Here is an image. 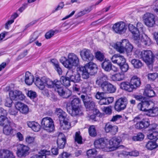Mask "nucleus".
I'll return each mask as SVG.
<instances>
[{"label": "nucleus", "instance_id": "61", "mask_svg": "<svg viewBox=\"0 0 158 158\" xmlns=\"http://www.w3.org/2000/svg\"><path fill=\"white\" fill-rule=\"evenodd\" d=\"M27 94V96L31 98H34L36 97V92L32 90L28 91Z\"/></svg>", "mask_w": 158, "mask_h": 158}, {"label": "nucleus", "instance_id": "41", "mask_svg": "<svg viewBox=\"0 0 158 158\" xmlns=\"http://www.w3.org/2000/svg\"><path fill=\"white\" fill-rule=\"evenodd\" d=\"M131 63L134 67L136 69L140 68L143 65L142 62L140 60L135 59H132Z\"/></svg>", "mask_w": 158, "mask_h": 158}, {"label": "nucleus", "instance_id": "4", "mask_svg": "<svg viewBox=\"0 0 158 158\" xmlns=\"http://www.w3.org/2000/svg\"><path fill=\"white\" fill-rule=\"evenodd\" d=\"M53 81L49 78L44 77L41 78L36 77L34 83L40 89L43 90L44 89L45 86L48 88H52L53 85Z\"/></svg>", "mask_w": 158, "mask_h": 158}, {"label": "nucleus", "instance_id": "57", "mask_svg": "<svg viewBox=\"0 0 158 158\" xmlns=\"http://www.w3.org/2000/svg\"><path fill=\"white\" fill-rule=\"evenodd\" d=\"M104 100H105V102L103 103L100 102V103L101 104L103 103V104H105V105H108L113 102L114 98L112 97H105Z\"/></svg>", "mask_w": 158, "mask_h": 158}, {"label": "nucleus", "instance_id": "11", "mask_svg": "<svg viewBox=\"0 0 158 158\" xmlns=\"http://www.w3.org/2000/svg\"><path fill=\"white\" fill-rule=\"evenodd\" d=\"M108 143L109 141L107 139L101 138L96 140L94 142V145L96 148L104 149V151L108 152L106 149L108 147Z\"/></svg>", "mask_w": 158, "mask_h": 158}, {"label": "nucleus", "instance_id": "18", "mask_svg": "<svg viewBox=\"0 0 158 158\" xmlns=\"http://www.w3.org/2000/svg\"><path fill=\"white\" fill-rule=\"evenodd\" d=\"M16 108L23 114H27L29 111L27 106L20 102H17L15 105Z\"/></svg>", "mask_w": 158, "mask_h": 158}, {"label": "nucleus", "instance_id": "35", "mask_svg": "<svg viewBox=\"0 0 158 158\" xmlns=\"http://www.w3.org/2000/svg\"><path fill=\"white\" fill-rule=\"evenodd\" d=\"M33 76L29 72H27L25 73V81L26 84L28 85L32 84L34 81Z\"/></svg>", "mask_w": 158, "mask_h": 158}, {"label": "nucleus", "instance_id": "39", "mask_svg": "<svg viewBox=\"0 0 158 158\" xmlns=\"http://www.w3.org/2000/svg\"><path fill=\"white\" fill-rule=\"evenodd\" d=\"M71 99H72L71 103V106H79V105L81 101L79 98L75 96H72L71 97Z\"/></svg>", "mask_w": 158, "mask_h": 158}, {"label": "nucleus", "instance_id": "49", "mask_svg": "<svg viewBox=\"0 0 158 158\" xmlns=\"http://www.w3.org/2000/svg\"><path fill=\"white\" fill-rule=\"evenodd\" d=\"M144 135L141 133H138L136 136H134L132 139L134 141H141L144 138Z\"/></svg>", "mask_w": 158, "mask_h": 158}, {"label": "nucleus", "instance_id": "22", "mask_svg": "<svg viewBox=\"0 0 158 158\" xmlns=\"http://www.w3.org/2000/svg\"><path fill=\"white\" fill-rule=\"evenodd\" d=\"M150 121L148 118L143 119L139 122L137 123L135 125V127L137 129H141L148 127L150 125Z\"/></svg>", "mask_w": 158, "mask_h": 158}, {"label": "nucleus", "instance_id": "55", "mask_svg": "<svg viewBox=\"0 0 158 158\" xmlns=\"http://www.w3.org/2000/svg\"><path fill=\"white\" fill-rule=\"evenodd\" d=\"M121 71L123 72H126L128 69L129 66L127 63H125L119 65Z\"/></svg>", "mask_w": 158, "mask_h": 158}, {"label": "nucleus", "instance_id": "33", "mask_svg": "<svg viewBox=\"0 0 158 158\" xmlns=\"http://www.w3.org/2000/svg\"><path fill=\"white\" fill-rule=\"evenodd\" d=\"M83 67L89 71L91 74L95 73L97 70L96 65L92 62H89Z\"/></svg>", "mask_w": 158, "mask_h": 158}, {"label": "nucleus", "instance_id": "36", "mask_svg": "<svg viewBox=\"0 0 158 158\" xmlns=\"http://www.w3.org/2000/svg\"><path fill=\"white\" fill-rule=\"evenodd\" d=\"M112 64L109 60H105L102 63V67L105 71L109 72L111 70Z\"/></svg>", "mask_w": 158, "mask_h": 158}, {"label": "nucleus", "instance_id": "24", "mask_svg": "<svg viewBox=\"0 0 158 158\" xmlns=\"http://www.w3.org/2000/svg\"><path fill=\"white\" fill-rule=\"evenodd\" d=\"M3 133L7 135L14 136L16 133V130L12 128L10 126V123L4 126L3 128Z\"/></svg>", "mask_w": 158, "mask_h": 158}, {"label": "nucleus", "instance_id": "29", "mask_svg": "<svg viewBox=\"0 0 158 158\" xmlns=\"http://www.w3.org/2000/svg\"><path fill=\"white\" fill-rule=\"evenodd\" d=\"M77 72L82 73V77L85 79H88L89 77V74L91 73L85 67L82 66H79L77 68Z\"/></svg>", "mask_w": 158, "mask_h": 158}, {"label": "nucleus", "instance_id": "8", "mask_svg": "<svg viewBox=\"0 0 158 158\" xmlns=\"http://www.w3.org/2000/svg\"><path fill=\"white\" fill-rule=\"evenodd\" d=\"M127 25L123 21H120L114 24L112 27L113 31L115 33L122 34L125 32Z\"/></svg>", "mask_w": 158, "mask_h": 158}, {"label": "nucleus", "instance_id": "34", "mask_svg": "<svg viewBox=\"0 0 158 158\" xmlns=\"http://www.w3.org/2000/svg\"><path fill=\"white\" fill-rule=\"evenodd\" d=\"M130 82L135 89L138 87L141 84L140 78L136 76H133L131 79Z\"/></svg>", "mask_w": 158, "mask_h": 158}, {"label": "nucleus", "instance_id": "46", "mask_svg": "<svg viewBox=\"0 0 158 158\" xmlns=\"http://www.w3.org/2000/svg\"><path fill=\"white\" fill-rule=\"evenodd\" d=\"M58 32V30H50L45 35V37L47 39H50L53 35H54L55 34L57 33Z\"/></svg>", "mask_w": 158, "mask_h": 158}, {"label": "nucleus", "instance_id": "64", "mask_svg": "<svg viewBox=\"0 0 158 158\" xmlns=\"http://www.w3.org/2000/svg\"><path fill=\"white\" fill-rule=\"evenodd\" d=\"M55 69L57 71L59 75H62V69L60 66L59 64L54 66Z\"/></svg>", "mask_w": 158, "mask_h": 158}, {"label": "nucleus", "instance_id": "63", "mask_svg": "<svg viewBox=\"0 0 158 158\" xmlns=\"http://www.w3.org/2000/svg\"><path fill=\"white\" fill-rule=\"evenodd\" d=\"M71 156V154L64 152L60 155L58 158H68Z\"/></svg>", "mask_w": 158, "mask_h": 158}, {"label": "nucleus", "instance_id": "15", "mask_svg": "<svg viewBox=\"0 0 158 158\" xmlns=\"http://www.w3.org/2000/svg\"><path fill=\"white\" fill-rule=\"evenodd\" d=\"M66 107L67 112L72 116H76L81 113L79 106H71L68 103Z\"/></svg>", "mask_w": 158, "mask_h": 158}, {"label": "nucleus", "instance_id": "20", "mask_svg": "<svg viewBox=\"0 0 158 158\" xmlns=\"http://www.w3.org/2000/svg\"><path fill=\"white\" fill-rule=\"evenodd\" d=\"M152 104V102L148 101L146 98L143 101L138 104L137 106L138 109L142 111L147 112L149 106Z\"/></svg>", "mask_w": 158, "mask_h": 158}, {"label": "nucleus", "instance_id": "28", "mask_svg": "<svg viewBox=\"0 0 158 158\" xmlns=\"http://www.w3.org/2000/svg\"><path fill=\"white\" fill-rule=\"evenodd\" d=\"M143 94L144 95L149 97H152L155 95V92L149 84H147L146 85Z\"/></svg>", "mask_w": 158, "mask_h": 158}, {"label": "nucleus", "instance_id": "7", "mask_svg": "<svg viewBox=\"0 0 158 158\" xmlns=\"http://www.w3.org/2000/svg\"><path fill=\"white\" fill-rule=\"evenodd\" d=\"M142 18L145 24L148 27H152L155 24V16L151 13H145L143 15Z\"/></svg>", "mask_w": 158, "mask_h": 158}, {"label": "nucleus", "instance_id": "12", "mask_svg": "<svg viewBox=\"0 0 158 158\" xmlns=\"http://www.w3.org/2000/svg\"><path fill=\"white\" fill-rule=\"evenodd\" d=\"M66 76L70 81L74 82H79L81 80L80 74L78 73L74 72L72 70L68 71Z\"/></svg>", "mask_w": 158, "mask_h": 158}, {"label": "nucleus", "instance_id": "1", "mask_svg": "<svg viewBox=\"0 0 158 158\" xmlns=\"http://www.w3.org/2000/svg\"><path fill=\"white\" fill-rule=\"evenodd\" d=\"M128 28L133 35V37L135 43L147 46H149L151 44L149 38L145 34L141 33L140 35V33L133 25L129 24Z\"/></svg>", "mask_w": 158, "mask_h": 158}, {"label": "nucleus", "instance_id": "2", "mask_svg": "<svg viewBox=\"0 0 158 158\" xmlns=\"http://www.w3.org/2000/svg\"><path fill=\"white\" fill-rule=\"evenodd\" d=\"M60 62L66 68L71 69L73 66H77L79 64V59L77 56L73 53H69L66 58L62 57L60 59Z\"/></svg>", "mask_w": 158, "mask_h": 158}, {"label": "nucleus", "instance_id": "44", "mask_svg": "<svg viewBox=\"0 0 158 158\" xmlns=\"http://www.w3.org/2000/svg\"><path fill=\"white\" fill-rule=\"evenodd\" d=\"M7 118L4 116L1 115L0 116V125L1 126H4L7 125L10 123Z\"/></svg>", "mask_w": 158, "mask_h": 158}, {"label": "nucleus", "instance_id": "47", "mask_svg": "<svg viewBox=\"0 0 158 158\" xmlns=\"http://www.w3.org/2000/svg\"><path fill=\"white\" fill-rule=\"evenodd\" d=\"M89 134L91 136L94 137L97 135V132L94 126L92 125L89 129Z\"/></svg>", "mask_w": 158, "mask_h": 158}, {"label": "nucleus", "instance_id": "58", "mask_svg": "<svg viewBox=\"0 0 158 158\" xmlns=\"http://www.w3.org/2000/svg\"><path fill=\"white\" fill-rule=\"evenodd\" d=\"M103 110L106 114L110 115L112 112L111 106L105 107L103 108Z\"/></svg>", "mask_w": 158, "mask_h": 158}, {"label": "nucleus", "instance_id": "48", "mask_svg": "<svg viewBox=\"0 0 158 158\" xmlns=\"http://www.w3.org/2000/svg\"><path fill=\"white\" fill-rule=\"evenodd\" d=\"M147 77L149 81H153L158 77V74L157 73H149L148 74Z\"/></svg>", "mask_w": 158, "mask_h": 158}, {"label": "nucleus", "instance_id": "30", "mask_svg": "<svg viewBox=\"0 0 158 158\" xmlns=\"http://www.w3.org/2000/svg\"><path fill=\"white\" fill-rule=\"evenodd\" d=\"M66 143V139L64 137L62 133H59L57 139V143L58 147L60 149L63 148Z\"/></svg>", "mask_w": 158, "mask_h": 158}, {"label": "nucleus", "instance_id": "6", "mask_svg": "<svg viewBox=\"0 0 158 158\" xmlns=\"http://www.w3.org/2000/svg\"><path fill=\"white\" fill-rule=\"evenodd\" d=\"M41 124L43 129L48 132H52L54 130L53 121L50 117H46L43 118Z\"/></svg>", "mask_w": 158, "mask_h": 158}, {"label": "nucleus", "instance_id": "17", "mask_svg": "<svg viewBox=\"0 0 158 158\" xmlns=\"http://www.w3.org/2000/svg\"><path fill=\"white\" fill-rule=\"evenodd\" d=\"M108 77L106 75H102L98 77L96 81V84L100 87L102 90L108 82Z\"/></svg>", "mask_w": 158, "mask_h": 158}, {"label": "nucleus", "instance_id": "23", "mask_svg": "<svg viewBox=\"0 0 158 158\" xmlns=\"http://www.w3.org/2000/svg\"><path fill=\"white\" fill-rule=\"evenodd\" d=\"M53 85L52 88H54L55 90L58 92L60 96L62 94L64 90L61 85V82L57 80H55L53 81Z\"/></svg>", "mask_w": 158, "mask_h": 158}, {"label": "nucleus", "instance_id": "3", "mask_svg": "<svg viewBox=\"0 0 158 158\" xmlns=\"http://www.w3.org/2000/svg\"><path fill=\"white\" fill-rule=\"evenodd\" d=\"M116 50L120 53L124 52L125 51L128 56L131 55L133 47L127 39H124L120 42H117L114 45Z\"/></svg>", "mask_w": 158, "mask_h": 158}, {"label": "nucleus", "instance_id": "19", "mask_svg": "<svg viewBox=\"0 0 158 158\" xmlns=\"http://www.w3.org/2000/svg\"><path fill=\"white\" fill-rule=\"evenodd\" d=\"M17 154L19 157L24 156L29 150V148L27 147L22 144H18L17 146Z\"/></svg>", "mask_w": 158, "mask_h": 158}, {"label": "nucleus", "instance_id": "54", "mask_svg": "<svg viewBox=\"0 0 158 158\" xmlns=\"http://www.w3.org/2000/svg\"><path fill=\"white\" fill-rule=\"evenodd\" d=\"M105 93L104 92H98L95 95L96 98L98 99H99L100 100H104L105 98Z\"/></svg>", "mask_w": 158, "mask_h": 158}, {"label": "nucleus", "instance_id": "37", "mask_svg": "<svg viewBox=\"0 0 158 158\" xmlns=\"http://www.w3.org/2000/svg\"><path fill=\"white\" fill-rule=\"evenodd\" d=\"M63 122H60V129L61 130L64 131H67L71 127V125L70 123L66 120L65 119L62 120Z\"/></svg>", "mask_w": 158, "mask_h": 158}, {"label": "nucleus", "instance_id": "43", "mask_svg": "<svg viewBox=\"0 0 158 158\" xmlns=\"http://www.w3.org/2000/svg\"><path fill=\"white\" fill-rule=\"evenodd\" d=\"M70 79L68 78L67 77H64L62 76L61 77L60 81L59 82H61V85H63L65 86H68L70 85Z\"/></svg>", "mask_w": 158, "mask_h": 158}, {"label": "nucleus", "instance_id": "40", "mask_svg": "<svg viewBox=\"0 0 158 158\" xmlns=\"http://www.w3.org/2000/svg\"><path fill=\"white\" fill-rule=\"evenodd\" d=\"M146 114L150 116H156L158 115V107L153 108L148 110Z\"/></svg>", "mask_w": 158, "mask_h": 158}, {"label": "nucleus", "instance_id": "5", "mask_svg": "<svg viewBox=\"0 0 158 158\" xmlns=\"http://www.w3.org/2000/svg\"><path fill=\"white\" fill-rule=\"evenodd\" d=\"M135 53L138 54V57L142 58L148 65L151 64L153 62L154 56L151 51L146 50L140 52L137 50Z\"/></svg>", "mask_w": 158, "mask_h": 158}, {"label": "nucleus", "instance_id": "14", "mask_svg": "<svg viewBox=\"0 0 158 158\" xmlns=\"http://www.w3.org/2000/svg\"><path fill=\"white\" fill-rule=\"evenodd\" d=\"M9 94L10 97L13 100H23L25 99V97L22 92L19 90L10 91Z\"/></svg>", "mask_w": 158, "mask_h": 158}, {"label": "nucleus", "instance_id": "25", "mask_svg": "<svg viewBox=\"0 0 158 158\" xmlns=\"http://www.w3.org/2000/svg\"><path fill=\"white\" fill-rule=\"evenodd\" d=\"M102 90L106 93H112L115 92L116 90V88L114 86L108 82Z\"/></svg>", "mask_w": 158, "mask_h": 158}, {"label": "nucleus", "instance_id": "56", "mask_svg": "<svg viewBox=\"0 0 158 158\" xmlns=\"http://www.w3.org/2000/svg\"><path fill=\"white\" fill-rule=\"evenodd\" d=\"M72 92L68 89L65 90L62 94H61L60 96L64 98H69L72 94Z\"/></svg>", "mask_w": 158, "mask_h": 158}, {"label": "nucleus", "instance_id": "27", "mask_svg": "<svg viewBox=\"0 0 158 158\" xmlns=\"http://www.w3.org/2000/svg\"><path fill=\"white\" fill-rule=\"evenodd\" d=\"M133 87L130 82H123L120 83L121 89L130 92L133 91L135 89Z\"/></svg>", "mask_w": 158, "mask_h": 158}, {"label": "nucleus", "instance_id": "26", "mask_svg": "<svg viewBox=\"0 0 158 158\" xmlns=\"http://www.w3.org/2000/svg\"><path fill=\"white\" fill-rule=\"evenodd\" d=\"M0 158H15L13 153L7 149L0 150Z\"/></svg>", "mask_w": 158, "mask_h": 158}, {"label": "nucleus", "instance_id": "52", "mask_svg": "<svg viewBox=\"0 0 158 158\" xmlns=\"http://www.w3.org/2000/svg\"><path fill=\"white\" fill-rule=\"evenodd\" d=\"M75 140L79 144H82V143L81 136L80 135L79 132H77L75 134Z\"/></svg>", "mask_w": 158, "mask_h": 158}, {"label": "nucleus", "instance_id": "62", "mask_svg": "<svg viewBox=\"0 0 158 158\" xmlns=\"http://www.w3.org/2000/svg\"><path fill=\"white\" fill-rule=\"evenodd\" d=\"M12 99L10 97L7 98L5 104V106L8 107H11L12 103Z\"/></svg>", "mask_w": 158, "mask_h": 158}, {"label": "nucleus", "instance_id": "38", "mask_svg": "<svg viewBox=\"0 0 158 158\" xmlns=\"http://www.w3.org/2000/svg\"><path fill=\"white\" fill-rule=\"evenodd\" d=\"M124 76L123 74L119 73L112 75L111 78L114 81H119L124 79Z\"/></svg>", "mask_w": 158, "mask_h": 158}, {"label": "nucleus", "instance_id": "50", "mask_svg": "<svg viewBox=\"0 0 158 158\" xmlns=\"http://www.w3.org/2000/svg\"><path fill=\"white\" fill-rule=\"evenodd\" d=\"M149 131L150 132L158 133V125L156 124H153L150 125Z\"/></svg>", "mask_w": 158, "mask_h": 158}, {"label": "nucleus", "instance_id": "10", "mask_svg": "<svg viewBox=\"0 0 158 158\" xmlns=\"http://www.w3.org/2000/svg\"><path fill=\"white\" fill-rule=\"evenodd\" d=\"M127 103V98H120L116 102L114 106V109L118 112L123 110L126 108Z\"/></svg>", "mask_w": 158, "mask_h": 158}, {"label": "nucleus", "instance_id": "9", "mask_svg": "<svg viewBox=\"0 0 158 158\" xmlns=\"http://www.w3.org/2000/svg\"><path fill=\"white\" fill-rule=\"evenodd\" d=\"M120 137H114L112 138L108 143V147L106 149L108 152L113 151L116 150L121 142Z\"/></svg>", "mask_w": 158, "mask_h": 158}, {"label": "nucleus", "instance_id": "31", "mask_svg": "<svg viewBox=\"0 0 158 158\" xmlns=\"http://www.w3.org/2000/svg\"><path fill=\"white\" fill-rule=\"evenodd\" d=\"M55 114L58 116L59 120L61 122L62 120H64L66 118L67 114L60 108H57L56 109Z\"/></svg>", "mask_w": 158, "mask_h": 158}, {"label": "nucleus", "instance_id": "21", "mask_svg": "<svg viewBox=\"0 0 158 158\" xmlns=\"http://www.w3.org/2000/svg\"><path fill=\"white\" fill-rule=\"evenodd\" d=\"M104 129L106 132H110L114 135L118 131V128L117 126H113L110 123H106Z\"/></svg>", "mask_w": 158, "mask_h": 158}, {"label": "nucleus", "instance_id": "32", "mask_svg": "<svg viewBox=\"0 0 158 158\" xmlns=\"http://www.w3.org/2000/svg\"><path fill=\"white\" fill-rule=\"evenodd\" d=\"M27 126L33 131L38 132L41 129V126L39 124L35 121H29L27 122Z\"/></svg>", "mask_w": 158, "mask_h": 158}, {"label": "nucleus", "instance_id": "42", "mask_svg": "<svg viewBox=\"0 0 158 158\" xmlns=\"http://www.w3.org/2000/svg\"><path fill=\"white\" fill-rule=\"evenodd\" d=\"M87 109L89 110H93L94 109L95 103L92 101L89 100L87 101L84 104Z\"/></svg>", "mask_w": 158, "mask_h": 158}, {"label": "nucleus", "instance_id": "51", "mask_svg": "<svg viewBox=\"0 0 158 158\" xmlns=\"http://www.w3.org/2000/svg\"><path fill=\"white\" fill-rule=\"evenodd\" d=\"M97 152V151L95 149H89L87 152V155L89 157H94L96 156Z\"/></svg>", "mask_w": 158, "mask_h": 158}, {"label": "nucleus", "instance_id": "45", "mask_svg": "<svg viewBox=\"0 0 158 158\" xmlns=\"http://www.w3.org/2000/svg\"><path fill=\"white\" fill-rule=\"evenodd\" d=\"M146 147L147 149L150 150H152L156 147L154 142L151 141H149L147 143Z\"/></svg>", "mask_w": 158, "mask_h": 158}, {"label": "nucleus", "instance_id": "59", "mask_svg": "<svg viewBox=\"0 0 158 158\" xmlns=\"http://www.w3.org/2000/svg\"><path fill=\"white\" fill-rule=\"evenodd\" d=\"M158 135V133H157L149 132V133L147 137L148 139L152 140L154 139Z\"/></svg>", "mask_w": 158, "mask_h": 158}, {"label": "nucleus", "instance_id": "53", "mask_svg": "<svg viewBox=\"0 0 158 158\" xmlns=\"http://www.w3.org/2000/svg\"><path fill=\"white\" fill-rule=\"evenodd\" d=\"M26 142L28 144H32L35 141V137L30 136H27L25 138Z\"/></svg>", "mask_w": 158, "mask_h": 158}, {"label": "nucleus", "instance_id": "16", "mask_svg": "<svg viewBox=\"0 0 158 158\" xmlns=\"http://www.w3.org/2000/svg\"><path fill=\"white\" fill-rule=\"evenodd\" d=\"M110 59L113 63L116 64L119 66L125 63L126 61L124 57L119 54L114 55Z\"/></svg>", "mask_w": 158, "mask_h": 158}, {"label": "nucleus", "instance_id": "13", "mask_svg": "<svg viewBox=\"0 0 158 158\" xmlns=\"http://www.w3.org/2000/svg\"><path fill=\"white\" fill-rule=\"evenodd\" d=\"M80 55L82 59L87 61L92 60L94 57L91 51L87 49H84L80 52Z\"/></svg>", "mask_w": 158, "mask_h": 158}, {"label": "nucleus", "instance_id": "60", "mask_svg": "<svg viewBox=\"0 0 158 158\" xmlns=\"http://www.w3.org/2000/svg\"><path fill=\"white\" fill-rule=\"evenodd\" d=\"M95 57L98 60L102 61L104 58V56L100 52H97L96 53Z\"/></svg>", "mask_w": 158, "mask_h": 158}]
</instances>
